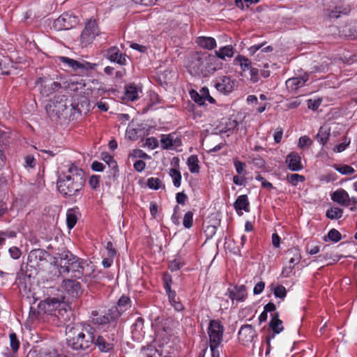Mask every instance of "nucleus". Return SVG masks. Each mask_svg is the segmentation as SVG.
<instances>
[{
    "mask_svg": "<svg viewBox=\"0 0 357 357\" xmlns=\"http://www.w3.org/2000/svg\"><path fill=\"white\" fill-rule=\"evenodd\" d=\"M59 60L63 63L66 66L72 68L74 70H77L78 68H93V66H95V64H91L89 63H86L85 64L81 63L74 59H70L68 57L66 56H59Z\"/></svg>",
    "mask_w": 357,
    "mask_h": 357,
    "instance_id": "obj_15",
    "label": "nucleus"
},
{
    "mask_svg": "<svg viewBox=\"0 0 357 357\" xmlns=\"http://www.w3.org/2000/svg\"><path fill=\"white\" fill-rule=\"evenodd\" d=\"M351 8L349 6H336L334 9L329 10L328 16L331 18H338L341 15H347L350 13Z\"/></svg>",
    "mask_w": 357,
    "mask_h": 357,
    "instance_id": "obj_24",
    "label": "nucleus"
},
{
    "mask_svg": "<svg viewBox=\"0 0 357 357\" xmlns=\"http://www.w3.org/2000/svg\"><path fill=\"white\" fill-rule=\"evenodd\" d=\"M80 268L78 270L77 278L81 276L90 278L94 271V266L91 263H88L86 261L82 259Z\"/></svg>",
    "mask_w": 357,
    "mask_h": 357,
    "instance_id": "obj_18",
    "label": "nucleus"
},
{
    "mask_svg": "<svg viewBox=\"0 0 357 357\" xmlns=\"http://www.w3.org/2000/svg\"><path fill=\"white\" fill-rule=\"evenodd\" d=\"M188 166L191 173H198L199 171V160L195 155H190L188 159Z\"/></svg>",
    "mask_w": 357,
    "mask_h": 357,
    "instance_id": "obj_30",
    "label": "nucleus"
},
{
    "mask_svg": "<svg viewBox=\"0 0 357 357\" xmlns=\"http://www.w3.org/2000/svg\"><path fill=\"white\" fill-rule=\"evenodd\" d=\"M330 136V128L327 126H321L316 135L317 140L324 145L328 142Z\"/></svg>",
    "mask_w": 357,
    "mask_h": 357,
    "instance_id": "obj_23",
    "label": "nucleus"
},
{
    "mask_svg": "<svg viewBox=\"0 0 357 357\" xmlns=\"http://www.w3.org/2000/svg\"><path fill=\"white\" fill-rule=\"evenodd\" d=\"M78 211L77 208H70L67 211L66 222L68 227L71 229L76 225L78 220Z\"/></svg>",
    "mask_w": 357,
    "mask_h": 357,
    "instance_id": "obj_22",
    "label": "nucleus"
},
{
    "mask_svg": "<svg viewBox=\"0 0 357 357\" xmlns=\"http://www.w3.org/2000/svg\"><path fill=\"white\" fill-rule=\"evenodd\" d=\"M40 80L41 81L40 92L45 96H50L60 88V84L56 82H52L48 79L43 80L41 78Z\"/></svg>",
    "mask_w": 357,
    "mask_h": 357,
    "instance_id": "obj_13",
    "label": "nucleus"
},
{
    "mask_svg": "<svg viewBox=\"0 0 357 357\" xmlns=\"http://www.w3.org/2000/svg\"><path fill=\"white\" fill-rule=\"evenodd\" d=\"M176 202L178 204H184L187 199V196L183 192H178L176 194Z\"/></svg>",
    "mask_w": 357,
    "mask_h": 357,
    "instance_id": "obj_60",
    "label": "nucleus"
},
{
    "mask_svg": "<svg viewBox=\"0 0 357 357\" xmlns=\"http://www.w3.org/2000/svg\"><path fill=\"white\" fill-rule=\"evenodd\" d=\"M294 266H294V264H289L287 263V264L282 268V273H281L282 276H283L284 278L289 277L292 273Z\"/></svg>",
    "mask_w": 357,
    "mask_h": 357,
    "instance_id": "obj_47",
    "label": "nucleus"
},
{
    "mask_svg": "<svg viewBox=\"0 0 357 357\" xmlns=\"http://www.w3.org/2000/svg\"><path fill=\"white\" fill-rule=\"evenodd\" d=\"M165 289L168 294L169 299L172 305L173 303H176L178 301H176V294L170 289V285L167 284Z\"/></svg>",
    "mask_w": 357,
    "mask_h": 357,
    "instance_id": "obj_51",
    "label": "nucleus"
},
{
    "mask_svg": "<svg viewBox=\"0 0 357 357\" xmlns=\"http://www.w3.org/2000/svg\"><path fill=\"white\" fill-rule=\"evenodd\" d=\"M146 167V163L143 160H137L134 163V168L137 172H142L144 169Z\"/></svg>",
    "mask_w": 357,
    "mask_h": 357,
    "instance_id": "obj_59",
    "label": "nucleus"
},
{
    "mask_svg": "<svg viewBox=\"0 0 357 357\" xmlns=\"http://www.w3.org/2000/svg\"><path fill=\"white\" fill-rule=\"evenodd\" d=\"M25 164L26 167H33L35 166V158L31 155H27L25 158Z\"/></svg>",
    "mask_w": 357,
    "mask_h": 357,
    "instance_id": "obj_64",
    "label": "nucleus"
},
{
    "mask_svg": "<svg viewBox=\"0 0 357 357\" xmlns=\"http://www.w3.org/2000/svg\"><path fill=\"white\" fill-rule=\"evenodd\" d=\"M216 56L221 59H225L226 57L231 58L234 55L233 47L230 45L221 47L219 50L215 51Z\"/></svg>",
    "mask_w": 357,
    "mask_h": 357,
    "instance_id": "obj_26",
    "label": "nucleus"
},
{
    "mask_svg": "<svg viewBox=\"0 0 357 357\" xmlns=\"http://www.w3.org/2000/svg\"><path fill=\"white\" fill-rule=\"evenodd\" d=\"M9 252L10 254V256L15 259L20 258L21 255V252L20 249L17 248V247L10 248L9 249Z\"/></svg>",
    "mask_w": 357,
    "mask_h": 357,
    "instance_id": "obj_57",
    "label": "nucleus"
},
{
    "mask_svg": "<svg viewBox=\"0 0 357 357\" xmlns=\"http://www.w3.org/2000/svg\"><path fill=\"white\" fill-rule=\"evenodd\" d=\"M246 296V289L244 285L235 287L234 291H231L229 294V297L231 300H236L237 301H243Z\"/></svg>",
    "mask_w": 357,
    "mask_h": 357,
    "instance_id": "obj_19",
    "label": "nucleus"
},
{
    "mask_svg": "<svg viewBox=\"0 0 357 357\" xmlns=\"http://www.w3.org/2000/svg\"><path fill=\"white\" fill-rule=\"evenodd\" d=\"M304 180V176L298 174L287 176V181L293 185H296L299 182H303Z\"/></svg>",
    "mask_w": 357,
    "mask_h": 357,
    "instance_id": "obj_39",
    "label": "nucleus"
},
{
    "mask_svg": "<svg viewBox=\"0 0 357 357\" xmlns=\"http://www.w3.org/2000/svg\"><path fill=\"white\" fill-rule=\"evenodd\" d=\"M130 307V298L127 296H122L119 301L118 306L116 307L120 311V314Z\"/></svg>",
    "mask_w": 357,
    "mask_h": 357,
    "instance_id": "obj_35",
    "label": "nucleus"
},
{
    "mask_svg": "<svg viewBox=\"0 0 357 357\" xmlns=\"http://www.w3.org/2000/svg\"><path fill=\"white\" fill-rule=\"evenodd\" d=\"M270 326L276 334H278L283 331L284 328L282 326V321L279 319L278 314L273 317L270 322Z\"/></svg>",
    "mask_w": 357,
    "mask_h": 357,
    "instance_id": "obj_29",
    "label": "nucleus"
},
{
    "mask_svg": "<svg viewBox=\"0 0 357 357\" xmlns=\"http://www.w3.org/2000/svg\"><path fill=\"white\" fill-rule=\"evenodd\" d=\"M55 263L60 267V274L71 273L72 277L77 278L82 259L71 253H66L60 259H56Z\"/></svg>",
    "mask_w": 357,
    "mask_h": 357,
    "instance_id": "obj_3",
    "label": "nucleus"
},
{
    "mask_svg": "<svg viewBox=\"0 0 357 357\" xmlns=\"http://www.w3.org/2000/svg\"><path fill=\"white\" fill-rule=\"evenodd\" d=\"M76 17L69 13H63L54 22V26L58 29H70L77 24Z\"/></svg>",
    "mask_w": 357,
    "mask_h": 357,
    "instance_id": "obj_6",
    "label": "nucleus"
},
{
    "mask_svg": "<svg viewBox=\"0 0 357 357\" xmlns=\"http://www.w3.org/2000/svg\"><path fill=\"white\" fill-rule=\"evenodd\" d=\"M144 326V320L141 317H138L135 324L132 326V334L134 336H136L137 335H140L141 332L142 331Z\"/></svg>",
    "mask_w": 357,
    "mask_h": 357,
    "instance_id": "obj_38",
    "label": "nucleus"
},
{
    "mask_svg": "<svg viewBox=\"0 0 357 357\" xmlns=\"http://www.w3.org/2000/svg\"><path fill=\"white\" fill-rule=\"evenodd\" d=\"M165 289L168 294L169 299L172 305L173 303H176L178 301H176V294L170 289V285L167 284Z\"/></svg>",
    "mask_w": 357,
    "mask_h": 357,
    "instance_id": "obj_52",
    "label": "nucleus"
},
{
    "mask_svg": "<svg viewBox=\"0 0 357 357\" xmlns=\"http://www.w3.org/2000/svg\"><path fill=\"white\" fill-rule=\"evenodd\" d=\"M65 296L63 294H56V297H50L47 298L45 301V303H46L50 307H52L53 308L59 306L61 303L64 301Z\"/></svg>",
    "mask_w": 357,
    "mask_h": 357,
    "instance_id": "obj_27",
    "label": "nucleus"
},
{
    "mask_svg": "<svg viewBox=\"0 0 357 357\" xmlns=\"http://www.w3.org/2000/svg\"><path fill=\"white\" fill-rule=\"evenodd\" d=\"M145 146L151 149H153L158 146V141L153 137H149L145 141Z\"/></svg>",
    "mask_w": 357,
    "mask_h": 357,
    "instance_id": "obj_50",
    "label": "nucleus"
},
{
    "mask_svg": "<svg viewBox=\"0 0 357 357\" xmlns=\"http://www.w3.org/2000/svg\"><path fill=\"white\" fill-rule=\"evenodd\" d=\"M312 140L307 136H303L299 138L298 146L303 149L305 146H310L312 144Z\"/></svg>",
    "mask_w": 357,
    "mask_h": 357,
    "instance_id": "obj_49",
    "label": "nucleus"
},
{
    "mask_svg": "<svg viewBox=\"0 0 357 357\" xmlns=\"http://www.w3.org/2000/svg\"><path fill=\"white\" fill-rule=\"evenodd\" d=\"M102 160L106 162L108 166L111 168V174H113V176L116 177L119 172L116 162L108 154H105V155L102 157Z\"/></svg>",
    "mask_w": 357,
    "mask_h": 357,
    "instance_id": "obj_28",
    "label": "nucleus"
},
{
    "mask_svg": "<svg viewBox=\"0 0 357 357\" xmlns=\"http://www.w3.org/2000/svg\"><path fill=\"white\" fill-rule=\"evenodd\" d=\"M99 176H92L89 178V185L93 189L97 188L99 186Z\"/></svg>",
    "mask_w": 357,
    "mask_h": 357,
    "instance_id": "obj_56",
    "label": "nucleus"
},
{
    "mask_svg": "<svg viewBox=\"0 0 357 357\" xmlns=\"http://www.w3.org/2000/svg\"><path fill=\"white\" fill-rule=\"evenodd\" d=\"M286 163L288 168L294 172L300 171L303 168L301 157L295 152H291L287 156Z\"/></svg>",
    "mask_w": 357,
    "mask_h": 357,
    "instance_id": "obj_11",
    "label": "nucleus"
},
{
    "mask_svg": "<svg viewBox=\"0 0 357 357\" xmlns=\"http://www.w3.org/2000/svg\"><path fill=\"white\" fill-rule=\"evenodd\" d=\"M250 73V81L253 83L258 82L259 80V71L257 68H251L249 70Z\"/></svg>",
    "mask_w": 357,
    "mask_h": 357,
    "instance_id": "obj_54",
    "label": "nucleus"
},
{
    "mask_svg": "<svg viewBox=\"0 0 357 357\" xmlns=\"http://www.w3.org/2000/svg\"><path fill=\"white\" fill-rule=\"evenodd\" d=\"M238 340L244 345L252 343L257 337V333L251 325L242 326L238 331Z\"/></svg>",
    "mask_w": 357,
    "mask_h": 357,
    "instance_id": "obj_7",
    "label": "nucleus"
},
{
    "mask_svg": "<svg viewBox=\"0 0 357 357\" xmlns=\"http://www.w3.org/2000/svg\"><path fill=\"white\" fill-rule=\"evenodd\" d=\"M274 295L280 298H284L286 296L287 291L284 287L278 285L273 289Z\"/></svg>",
    "mask_w": 357,
    "mask_h": 357,
    "instance_id": "obj_43",
    "label": "nucleus"
},
{
    "mask_svg": "<svg viewBox=\"0 0 357 357\" xmlns=\"http://www.w3.org/2000/svg\"><path fill=\"white\" fill-rule=\"evenodd\" d=\"M224 328L218 320H211L208 327L210 344L219 346L222 340Z\"/></svg>",
    "mask_w": 357,
    "mask_h": 357,
    "instance_id": "obj_5",
    "label": "nucleus"
},
{
    "mask_svg": "<svg viewBox=\"0 0 357 357\" xmlns=\"http://www.w3.org/2000/svg\"><path fill=\"white\" fill-rule=\"evenodd\" d=\"M285 259L287 260L288 264L295 266L298 264L301 259L300 250L296 248L289 249L287 251Z\"/></svg>",
    "mask_w": 357,
    "mask_h": 357,
    "instance_id": "obj_17",
    "label": "nucleus"
},
{
    "mask_svg": "<svg viewBox=\"0 0 357 357\" xmlns=\"http://www.w3.org/2000/svg\"><path fill=\"white\" fill-rule=\"evenodd\" d=\"M62 287L73 298L77 297L81 291L79 282L75 280H64L62 283Z\"/></svg>",
    "mask_w": 357,
    "mask_h": 357,
    "instance_id": "obj_8",
    "label": "nucleus"
},
{
    "mask_svg": "<svg viewBox=\"0 0 357 357\" xmlns=\"http://www.w3.org/2000/svg\"><path fill=\"white\" fill-rule=\"evenodd\" d=\"M120 316V311L117 307H112L107 314L93 318V321L98 324H105Z\"/></svg>",
    "mask_w": 357,
    "mask_h": 357,
    "instance_id": "obj_14",
    "label": "nucleus"
},
{
    "mask_svg": "<svg viewBox=\"0 0 357 357\" xmlns=\"http://www.w3.org/2000/svg\"><path fill=\"white\" fill-rule=\"evenodd\" d=\"M161 181L158 178H150L148 179L147 185L150 188L157 190L160 186Z\"/></svg>",
    "mask_w": 357,
    "mask_h": 357,
    "instance_id": "obj_46",
    "label": "nucleus"
},
{
    "mask_svg": "<svg viewBox=\"0 0 357 357\" xmlns=\"http://www.w3.org/2000/svg\"><path fill=\"white\" fill-rule=\"evenodd\" d=\"M100 33L96 21L95 20H89L80 35L79 42L81 46L84 47L91 45Z\"/></svg>",
    "mask_w": 357,
    "mask_h": 357,
    "instance_id": "obj_4",
    "label": "nucleus"
},
{
    "mask_svg": "<svg viewBox=\"0 0 357 357\" xmlns=\"http://www.w3.org/2000/svg\"><path fill=\"white\" fill-rule=\"evenodd\" d=\"M66 335L68 346L75 350L90 348L95 340L93 333L80 326L70 327L68 326Z\"/></svg>",
    "mask_w": 357,
    "mask_h": 357,
    "instance_id": "obj_2",
    "label": "nucleus"
},
{
    "mask_svg": "<svg viewBox=\"0 0 357 357\" xmlns=\"http://www.w3.org/2000/svg\"><path fill=\"white\" fill-rule=\"evenodd\" d=\"M106 57L112 62L117 63L121 66L126 64V56L121 53L116 47H112L106 52Z\"/></svg>",
    "mask_w": 357,
    "mask_h": 357,
    "instance_id": "obj_9",
    "label": "nucleus"
},
{
    "mask_svg": "<svg viewBox=\"0 0 357 357\" xmlns=\"http://www.w3.org/2000/svg\"><path fill=\"white\" fill-rule=\"evenodd\" d=\"M215 86L218 91L227 93L233 90L234 83L230 77L222 76L217 79Z\"/></svg>",
    "mask_w": 357,
    "mask_h": 357,
    "instance_id": "obj_10",
    "label": "nucleus"
},
{
    "mask_svg": "<svg viewBox=\"0 0 357 357\" xmlns=\"http://www.w3.org/2000/svg\"><path fill=\"white\" fill-rule=\"evenodd\" d=\"M234 64L239 65L242 70L245 71L251 69V61L244 56L238 55L234 59Z\"/></svg>",
    "mask_w": 357,
    "mask_h": 357,
    "instance_id": "obj_25",
    "label": "nucleus"
},
{
    "mask_svg": "<svg viewBox=\"0 0 357 357\" xmlns=\"http://www.w3.org/2000/svg\"><path fill=\"white\" fill-rule=\"evenodd\" d=\"M169 175L173 180L174 186L179 187L181 185V175L179 171L176 169L169 170Z\"/></svg>",
    "mask_w": 357,
    "mask_h": 357,
    "instance_id": "obj_36",
    "label": "nucleus"
},
{
    "mask_svg": "<svg viewBox=\"0 0 357 357\" xmlns=\"http://www.w3.org/2000/svg\"><path fill=\"white\" fill-rule=\"evenodd\" d=\"M160 143L164 149H172L174 146V140L170 135H161Z\"/></svg>",
    "mask_w": 357,
    "mask_h": 357,
    "instance_id": "obj_33",
    "label": "nucleus"
},
{
    "mask_svg": "<svg viewBox=\"0 0 357 357\" xmlns=\"http://www.w3.org/2000/svg\"><path fill=\"white\" fill-rule=\"evenodd\" d=\"M9 338H10V346L11 347V349L14 352H16L18 350L19 346H20V342L17 337L16 334L14 333H10L9 335Z\"/></svg>",
    "mask_w": 357,
    "mask_h": 357,
    "instance_id": "obj_40",
    "label": "nucleus"
},
{
    "mask_svg": "<svg viewBox=\"0 0 357 357\" xmlns=\"http://www.w3.org/2000/svg\"><path fill=\"white\" fill-rule=\"evenodd\" d=\"M349 144L350 139H347V137H344L343 142L334 146L333 151L335 153H341L344 151L349 146Z\"/></svg>",
    "mask_w": 357,
    "mask_h": 357,
    "instance_id": "obj_42",
    "label": "nucleus"
},
{
    "mask_svg": "<svg viewBox=\"0 0 357 357\" xmlns=\"http://www.w3.org/2000/svg\"><path fill=\"white\" fill-rule=\"evenodd\" d=\"M343 211L338 207H333L327 210L326 215L331 220H337L342 216Z\"/></svg>",
    "mask_w": 357,
    "mask_h": 357,
    "instance_id": "obj_32",
    "label": "nucleus"
},
{
    "mask_svg": "<svg viewBox=\"0 0 357 357\" xmlns=\"http://www.w3.org/2000/svg\"><path fill=\"white\" fill-rule=\"evenodd\" d=\"M193 223V213L191 211L187 212L183 220V225L185 228H190Z\"/></svg>",
    "mask_w": 357,
    "mask_h": 357,
    "instance_id": "obj_41",
    "label": "nucleus"
},
{
    "mask_svg": "<svg viewBox=\"0 0 357 357\" xmlns=\"http://www.w3.org/2000/svg\"><path fill=\"white\" fill-rule=\"evenodd\" d=\"M197 43L200 47L207 49L212 50L216 47V41L212 37L200 36L197 38Z\"/></svg>",
    "mask_w": 357,
    "mask_h": 357,
    "instance_id": "obj_21",
    "label": "nucleus"
},
{
    "mask_svg": "<svg viewBox=\"0 0 357 357\" xmlns=\"http://www.w3.org/2000/svg\"><path fill=\"white\" fill-rule=\"evenodd\" d=\"M96 344L102 351H108L112 349L113 347L112 344L107 342L101 336L98 337L96 341Z\"/></svg>",
    "mask_w": 357,
    "mask_h": 357,
    "instance_id": "obj_34",
    "label": "nucleus"
},
{
    "mask_svg": "<svg viewBox=\"0 0 357 357\" xmlns=\"http://www.w3.org/2000/svg\"><path fill=\"white\" fill-rule=\"evenodd\" d=\"M256 180L261 182V186L263 188H266L268 190H271L273 188V185L270 182L266 181L261 175L257 176Z\"/></svg>",
    "mask_w": 357,
    "mask_h": 357,
    "instance_id": "obj_53",
    "label": "nucleus"
},
{
    "mask_svg": "<svg viewBox=\"0 0 357 357\" xmlns=\"http://www.w3.org/2000/svg\"><path fill=\"white\" fill-rule=\"evenodd\" d=\"M84 182L82 170L71 165L67 172L58 179L57 188L63 195L73 196L82 189Z\"/></svg>",
    "mask_w": 357,
    "mask_h": 357,
    "instance_id": "obj_1",
    "label": "nucleus"
},
{
    "mask_svg": "<svg viewBox=\"0 0 357 357\" xmlns=\"http://www.w3.org/2000/svg\"><path fill=\"white\" fill-rule=\"evenodd\" d=\"M149 156L144 153L141 149H133L132 150L129 155L128 159H135V158H149Z\"/></svg>",
    "mask_w": 357,
    "mask_h": 357,
    "instance_id": "obj_37",
    "label": "nucleus"
},
{
    "mask_svg": "<svg viewBox=\"0 0 357 357\" xmlns=\"http://www.w3.org/2000/svg\"><path fill=\"white\" fill-rule=\"evenodd\" d=\"M308 80V75L303 74L301 77L289 78L286 81L287 89L291 91H295L298 89L303 86Z\"/></svg>",
    "mask_w": 357,
    "mask_h": 357,
    "instance_id": "obj_12",
    "label": "nucleus"
},
{
    "mask_svg": "<svg viewBox=\"0 0 357 357\" xmlns=\"http://www.w3.org/2000/svg\"><path fill=\"white\" fill-rule=\"evenodd\" d=\"M234 167L236 168V172L238 174H242L244 172V169L245 167V164L237 160H234Z\"/></svg>",
    "mask_w": 357,
    "mask_h": 357,
    "instance_id": "obj_55",
    "label": "nucleus"
},
{
    "mask_svg": "<svg viewBox=\"0 0 357 357\" xmlns=\"http://www.w3.org/2000/svg\"><path fill=\"white\" fill-rule=\"evenodd\" d=\"M234 208L240 214L239 211L244 210L245 211H249V202L247 195H240L234 204ZM242 214V213H241Z\"/></svg>",
    "mask_w": 357,
    "mask_h": 357,
    "instance_id": "obj_20",
    "label": "nucleus"
},
{
    "mask_svg": "<svg viewBox=\"0 0 357 357\" xmlns=\"http://www.w3.org/2000/svg\"><path fill=\"white\" fill-rule=\"evenodd\" d=\"M353 206L351 208V211H354L355 210V206L357 205V199L356 198L352 197H350L349 195H348V197H347V206Z\"/></svg>",
    "mask_w": 357,
    "mask_h": 357,
    "instance_id": "obj_61",
    "label": "nucleus"
},
{
    "mask_svg": "<svg viewBox=\"0 0 357 357\" xmlns=\"http://www.w3.org/2000/svg\"><path fill=\"white\" fill-rule=\"evenodd\" d=\"M265 284L264 282H259L257 283L254 287L253 293L255 294H261L263 290L264 289Z\"/></svg>",
    "mask_w": 357,
    "mask_h": 357,
    "instance_id": "obj_58",
    "label": "nucleus"
},
{
    "mask_svg": "<svg viewBox=\"0 0 357 357\" xmlns=\"http://www.w3.org/2000/svg\"><path fill=\"white\" fill-rule=\"evenodd\" d=\"M283 135V130L282 128L278 129V130L274 134V141L275 143H280L282 140V137Z\"/></svg>",
    "mask_w": 357,
    "mask_h": 357,
    "instance_id": "obj_63",
    "label": "nucleus"
},
{
    "mask_svg": "<svg viewBox=\"0 0 357 357\" xmlns=\"http://www.w3.org/2000/svg\"><path fill=\"white\" fill-rule=\"evenodd\" d=\"M336 170L344 175L351 174L355 172V169L352 167L347 165L336 168Z\"/></svg>",
    "mask_w": 357,
    "mask_h": 357,
    "instance_id": "obj_45",
    "label": "nucleus"
},
{
    "mask_svg": "<svg viewBox=\"0 0 357 357\" xmlns=\"http://www.w3.org/2000/svg\"><path fill=\"white\" fill-rule=\"evenodd\" d=\"M328 237L331 241L334 242H338L341 240L340 233L335 229H332L328 231Z\"/></svg>",
    "mask_w": 357,
    "mask_h": 357,
    "instance_id": "obj_44",
    "label": "nucleus"
},
{
    "mask_svg": "<svg viewBox=\"0 0 357 357\" xmlns=\"http://www.w3.org/2000/svg\"><path fill=\"white\" fill-rule=\"evenodd\" d=\"M321 103V99L320 98L314 100L309 99L307 100V107L309 109L314 111L320 106Z\"/></svg>",
    "mask_w": 357,
    "mask_h": 357,
    "instance_id": "obj_48",
    "label": "nucleus"
},
{
    "mask_svg": "<svg viewBox=\"0 0 357 357\" xmlns=\"http://www.w3.org/2000/svg\"><path fill=\"white\" fill-rule=\"evenodd\" d=\"M106 249L108 252V256L109 257H113L116 255V250L113 248V244L112 242H108L107 243Z\"/></svg>",
    "mask_w": 357,
    "mask_h": 357,
    "instance_id": "obj_62",
    "label": "nucleus"
},
{
    "mask_svg": "<svg viewBox=\"0 0 357 357\" xmlns=\"http://www.w3.org/2000/svg\"><path fill=\"white\" fill-rule=\"evenodd\" d=\"M348 192L344 189H338L331 195V199L340 205L347 206Z\"/></svg>",
    "mask_w": 357,
    "mask_h": 357,
    "instance_id": "obj_16",
    "label": "nucleus"
},
{
    "mask_svg": "<svg viewBox=\"0 0 357 357\" xmlns=\"http://www.w3.org/2000/svg\"><path fill=\"white\" fill-rule=\"evenodd\" d=\"M138 98V89L135 86H129L126 87L125 92V99L134 101Z\"/></svg>",
    "mask_w": 357,
    "mask_h": 357,
    "instance_id": "obj_31",
    "label": "nucleus"
}]
</instances>
